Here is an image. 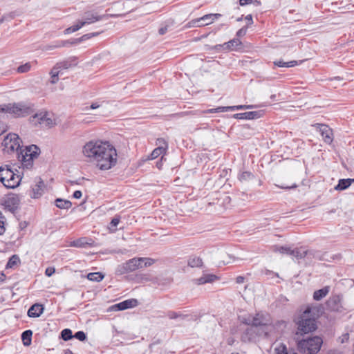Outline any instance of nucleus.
Returning a JSON list of instances; mask_svg holds the SVG:
<instances>
[{"instance_id": "1", "label": "nucleus", "mask_w": 354, "mask_h": 354, "mask_svg": "<svg viewBox=\"0 0 354 354\" xmlns=\"http://www.w3.org/2000/svg\"><path fill=\"white\" fill-rule=\"evenodd\" d=\"M82 153L102 171L111 169L117 164V150L108 141L90 140L84 145Z\"/></svg>"}, {"instance_id": "2", "label": "nucleus", "mask_w": 354, "mask_h": 354, "mask_svg": "<svg viewBox=\"0 0 354 354\" xmlns=\"http://www.w3.org/2000/svg\"><path fill=\"white\" fill-rule=\"evenodd\" d=\"M40 153V149L35 145L26 146L25 148H20L17 153L19 160L24 167L30 168L33 165V161Z\"/></svg>"}, {"instance_id": "3", "label": "nucleus", "mask_w": 354, "mask_h": 354, "mask_svg": "<svg viewBox=\"0 0 354 354\" xmlns=\"http://www.w3.org/2000/svg\"><path fill=\"white\" fill-rule=\"evenodd\" d=\"M315 311L318 312V308L315 306L308 307L305 310L297 322L299 330L304 333H308L316 329L317 326L315 318L309 317V315L313 314L315 316Z\"/></svg>"}, {"instance_id": "4", "label": "nucleus", "mask_w": 354, "mask_h": 354, "mask_svg": "<svg viewBox=\"0 0 354 354\" xmlns=\"http://www.w3.org/2000/svg\"><path fill=\"white\" fill-rule=\"evenodd\" d=\"M21 178L8 165L0 167V182L7 188L14 189L19 186Z\"/></svg>"}, {"instance_id": "5", "label": "nucleus", "mask_w": 354, "mask_h": 354, "mask_svg": "<svg viewBox=\"0 0 354 354\" xmlns=\"http://www.w3.org/2000/svg\"><path fill=\"white\" fill-rule=\"evenodd\" d=\"M4 110L6 113H10L15 118L25 117L31 113L32 106L30 103L20 102L4 104Z\"/></svg>"}, {"instance_id": "6", "label": "nucleus", "mask_w": 354, "mask_h": 354, "mask_svg": "<svg viewBox=\"0 0 354 354\" xmlns=\"http://www.w3.org/2000/svg\"><path fill=\"white\" fill-rule=\"evenodd\" d=\"M322 343V338L315 336L299 342L298 348L304 354H316L320 350Z\"/></svg>"}, {"instance_id": "7", "label": "nucleus", "mask_w": 354, "mask_h": 354, "mask_svg": "<svg viewBox=\"0 0 354 354\" xmlns=\"http://www.w3.org/2000/svg\"><path fill=\"white\" fill-rule=\"evenodd\" d=\"M247 324L254 327L262 326L263 328L262 333L265 335H268L273 328L269 317L263 313L256 314L255 316L252 317V319L249 318Z\"/></svg>"}, {"instance_id": "8", "label": "nucleus", "mask_w": 354, "mask_h": 354, "mask_svg": "<svg viewBox=\"0 0 354 354\" xmlns=\"http://www.w3.org/2000/svg\"><path fill=\"white\" fill-rule=\"evenodd\" d=\"M21 140L18 135L15 133H9L3 141V151L7 153H12L18 151L21 147L20 146Z\"/></svg>"}, {"instance_id": "9", "label": "nucleus", "mask_w": 354, "mask_h": 354, "mask_svg": "<svg viewBox=\"0 0 354 354\" xmlns=\"http://www.w3.org/2000/svg\"><path fill=\"white\" fill-rule=\"evenodd\" d=\"M32 122L35 124L38 123L46 127L50 128L56 124V118L51 113L41 111L32 117Z\"/></svg>"}, {"instance_id": "10", "label": "nucleus", "mask_w": 354, "mask_h": 354, "mask_svg": "<svg viewBox=\"0 0 354 354\" xmlns=\"http://www.w3.org/2000/svg\"><path fill=\"white\" fill-rule=\"evenodd\" d=\"M140 257L133 258L126 263L119 265L116 269V273L118 274H123L133 272L137 269L142 268L143 266H140Z\"/></svg>"}, {"instance_id": "11", "label": "nucleus", "mask_w": 354, "mask_h": 354, "mask_svg": "<svg viewBox=\"0 0 354 354\" xmlns=\"http://www.w3.org/2000/svg\"><path fill=\"white\" fill-rule=\"evenodd\" d=\"M221 17V14H207L201 18L191 21L193 26L201 27L212 24L215 20Z\"/></svg>"}, {"instance_id": "12", "label": "nucleus", "mask_w": 354, "mask_h": 354, "mask_svg": "<svg viewBox=\"0 0 354 354\" xmlns=\"http://www.w3.org/2000/svg\"><path fill=\"white\" fill-rule=\"evenodd\" d=\"M255 108L254 105H237V106H218L215 109H207L203 111V113H214L225 112L228 111H236V110H245Z\"/></svg>"}, {"instance_id": "13", "label": "nucleus", "mask_w": 354, "mask_h": 354, "mask_svg": "<svg viewBox=\"0 0 354 354\" xmlns=\"http://www.w3.org/2000/svg\"><path fill=\"white\" fill-rule=\"evenodd\" d=\"M104 15H100L96 11H87L84 12L81 21L84 26L90 25L104 19Z\"/></svg>"}, {"instance_id": "14", "label": "nucleus", "mask_w": 354, "mask_h": 354, "mask_svg": "<svg viewBox=\"0 0 354 354\" xmlns=\"http://www.w3.org/2000/svg\"><path fill=\"white\" fill-rule=\"evenodd\" d=\"M315 126L319 129L324 141L330 144L333 140L332 129L328 125L323 124H316Z\"/></svg>"}, {"instance_id": "15", "label": "nucleus", "mask_w": 354, "mask_h": 354, "mask_svg": "<svg viewBox=\"0 0 354 354\" xmlns=\"http://www.w3.org/2000/svg\"><path fill=\"white\" fill-rule=\"evenodd\" d=\"M157 145H159L160 146L151 152L150 154L149 158L150 160H153L158 158L159 156L163 154L166 151V149L167 147V144L166 141L162 138H159L157 140Z\"/></svg>"}, {"instance_id": "16", "label": "nucleus", "mask_w": 354, "mask_h": 354, "mask_svg": "<svg viewBox=\"0 0 354 354\" xmlns=\"http://www.w3.org/2000/svg\"><path fill=\"white\" fill-rule=\"evenodd\" d=\"M45 188V184L44 181L39 178L36 182V184L32 187L30 192V196L33 198H38L41 196L44 193Z\"/></svg>"}, {"instance_id": "17", "label": "nucleus", "mask_w": 354, "mask_h": 354, "mask_svg": "<svg viewBox=\"0 0 354 354\" xmlns=\"http://www.w3.org/2000/svg\"><path fill=\"white\" fill-rule=\"evenodd\" d=\"M138 305V301L136 299H131L120 302L112 306L115 310H124L128 308H131Z\"/></svg>"}, {"instance_id": "18", "label": "nucleus", "mask_w": 354, "mask_h": 354, "mask_svg": "<svg viewBox=\"0 0 354 354\" xmlns=\"http://www.w3.org/2000/svg\"><path fill=\"white\" fill-rule=\"evenodd\" d=\"M261 115V111H249L245 113H235L233 115V118L239 120H253L260 118Z\"/></svg>"}, {"instance_id": "19", "label": "nucleus", "mask_w": 354, "mask_h": 354, "mask_svg": "<svg viewBox=\"0 0 354 354\" xmlns=\"http://www.w3.org/2000/svg\"><path fill=\"white\" fill-rule=\"evenodd\" d=\"M19 199L17 196H11L4 201V205L10 212L14 213L18 208Z\"/></svg>"}, {"instance_id": "20", "label": "nucleus", "mask_w": 354, "mask_h": 354, "mask_svg": "<svg viewBox=\"0 0 354 354\" xmlns=\"http://www.w3.org/2000/svg\"><path fill=\"white\" fill-rule=\"evenodd\" d=\"M44 307L41 304H35L28 310L29 317H39L44 312Z\"/></svg>"}, {"instance_id": "21", "label": "nucleus", "mask_w": 354, "mask_h": 354, "mask_svg": "<svg viewBox=\"0 0 354 354\" xmlns=\"http://www.w3.org/2000/svg\"><path fill=\"white\" fill-rule=\"evenodd\" d=\"M241 45V41L239 39H233L228 42L225 43L223 45H216L214 46L216 49H219L223 46H225V48L234 50L237 48L238 46Z\"/></svg>"}, {"instance_id": "22", "label": "nucleus", "mask_w": 354, "mask_h": 354, "mask_svg": "<svg viewBox=\"0 0 354 354\" xmlns=\"http://www.w3.org/2000/svg\"><path fill=\"white\" fill-rule=\"evenodd\" d=\"M216 279H217V277L216 275L207 274H203L200 278L196 279L194 280V281H195V283H196L198 285H202V284H205L206 283H212L214 281H215Z\"/></svg>"}, {"instance_id": "23", "label": "nucleus", "mask_w": 354, "mask_h": 354, "mask_svg": "<svg viewBox=\"0 0 354 354\" xmlns=\"http://www.w3.org/2000/svg\"><path fill=\"white\" fill-rule=\"evenodd\" d=\"M330 292V287L325 286L322 289L316 290L313 293V299L315 301H320L324 298Z\"/></svg>"}, {"instance_id": "24", "label": "nucleus", "mask_w": 354, "mask_h": 354, "mask_svg": "<svg viewBox=\"0 0 354 354\" xmlns=\"http://www.w3.org/2000/svg\"><path fill=\"white\" fill-rule=\"evenodd\" d=\"M60 72V67L55 66L50 71V82L53 84H56L59 80V74Z\"/></svg>"}, {"instance_id": "25", "label": "nucleus", "mask_w": 354, "mask_h": 354, "mask_svg": "<svg viewBox=\"0 0 354 354\" xmlns=\"http://www.w3.org/2000/svg\"><path fill=\"white\" fill-rule=\"evenodd\" d=\"M55 204L58 208L64 209H68L72 206V203L70 201L62 198L56 199Z\"/></svg>"}, {"instance_id": "26", "label": "nucleus", "mask_w": 354, "mask_h": 354, "mask_svg": "<svg viewBox=\"0 0 354 354\" xmlns=\"http://www.w3.org/2000/svg\"><path fill=\"white\" fill-rule=\"evenodd\" d=\"M351 185V179H340L338 184L335 187V190L342 191L347 189Z\"/></svg>"}, {"instance_id": "27", "label": "nucleus", "mask_w": 354, "mask_h": 354, "mask_svg": "<svg viewBox=\"0 0 354 354\" xmlns=\"http://www.w3.org/2000/svg\"><path fill=\"white\" fill-rule=\"evenodd\" d=\"M20 264V259L17 254L12 255L6 264V268H15Z\"/></svg>"}, {"instance_id": "28", "label": "nucleus", "mask_w": 354, "mask_h": 354, "mask_svg": "<svg viewBox=\"0 0 354 354\" xmlns=\"http://www.w3.org/2000/svg\"><path fill=\"white\" fill-rule=\"evenodd\" d=\"M202 264V259L198 257H191L188 260V266L192 268L200 267Z\"/></svg>"}, {"instance_id": "29", "label": "nucleus", "mask_w": 354, "mask_h": 354, "mask_svg": "<svg viewBox=\"0 0 354 354\" xmlns=\"http://www.w3.org/2000/svg\"><path fill=\"white\" fill-rule=\"evenodd\" d=\"M32 332L30 330H27L23 332L21 338L25 346H29L31 344V337Z\"/></svg>"}, {"instance_id": "30", "label": "nucleus", "mask_w": 354, "mask_h": 354, "mask_svg": "<svg viewBox=\"0 0 354 354\" xmlns=\"http://www.w3.org/2000/svg\"><path fill=\"white\" fill-rule=\"evenodd\" d=\"M307 251L302 248H297L295 250H290V254L297 259H302L306 257Z\"/></svg>"}, {"instance_id": "31", "label": "nucleus", "mask_w": 354, "mask_h": 354, "mask_svg": "<svg viewBox=\"0 0 354 354\" xmlns=\"http://www.w3.org/2000/svg\"><path fill=\"white\" fill-rule=\"evenodd\" d=\"M87 279L92 281L100 282L104 279V275L100 272H91L88 274Z\"/></svg>"}, {"instance_id": "32", "label": "nucleus", "mask_w": 354, "mask_h": 354, "mask_svg": "<svg viewBox=\"0 0 354 354\" xmlns=\"http://www.w3.org/2000/svg\"><path fill=\"white\" fill-rule=\"evenodd\" d=\"M274 65L279 67H293L297 65L298 62L297 61H290L288 62H285L283 61H276L274 62Z\"/></svg>"}, {"instance_id": "33", "label": "nucleus", "mask_w": 354, "mask_h": 354, "mask_svg": "<svg viewBox=\"0 0 354 354\" xmlns=\"http://www.w3.org/2000/svg\"><path fill=\"white\" fill-rule=\"evenodd\" d=\"M68 44L67 41H59L55 42V44L48 45L44 47V50H50L57 48L65 46Z\"/></svg>"}, {"instance_id": "34", "label": "nucleus", "mask_w": 354, "mask_h": 354, "mask_svg": "<svg viewBox=\"0 0 354 354\" xmlns=\"http://www.w3.org/2000/svg\"><path fill=\"white\" fill-rule=\"evenodd\" d=\"M254 177L253 174L250 171H243L239 175V180L241 182H245L252 179Z\"/></svg>"}, {"instance_id": "35", "label": "nucleus", "mask_w": 354, "mask_h": 354, "mask_svg": "<svg viewBox=\"0 0 354 354\" xmlns=\"http://www.w3.org/2000/svg\"><path fill=\"white\" fill-rule=\"evenodd\" d=\"M30 69H31V64L30 62H27L24 64L19 66L17 68V71L19 73H28V71H30Z\"/></svg>"}, {"instance_id": "36", "label": "nucleus", "mask_w": 354, "mask_h": 354, "mask_svg": "<svg viewBox=\"0 0 354 354\" xmlns=\"http://www.w3.org/2000/svg\"><path fill=\"white\" fill-rule=\"evenodd\" d=\"M61 336L64 341H68L73 337L71 330L68 328L64 329L61 332Z\"/></svg>"}, {"instance_id": "37", "label": "nucleus", "mask_w": 354, "mask_h": 354, "mask_svg": "<svg viewBox=\"0 0 354 354\" xmlns=\"http://www.w3.org/2000/svg\"><path fill=\"white\" fill-rule=\"evenodd\" d=\"M277 186L279 188L284 189H294L297 187L296 183H292L290 184L286 183H281L280 184L277 185Z\"/></svg>"}, {"instance_id": "38", "label": "nucleus", "mask_w": 354, "mask_h": 354, "mask_svg": "<svg viewBox=\"0 0 354 354\" xmlns=\"http://www.w3.org/2000/svg\"><path fill=\"white\" fill-rule=\"evenodd\" d=\"M87 244H88V243L85 241V239L82 238L73 241L72 245L75 247L82 248Z\"/></svg>"}, {"instance_id": "39", "label": "nucleus", "mask_w": 354, "mask_h": 354, "mask_svg": "<svg viewBox=\"0 0 354 354\" xmlns=\"http://www.w3.org/2000/svg\"><path fill=\"white\" fill-rule=\"evenodd\" d=\"M140 261H144L143 268L150 266L155 263V260L151 258L140 257Z\"/></svg>"}, {"instance_id": "40", "label": "nucleus", "mask_w": 354, "mask_h": 354, "mask_svg": "<svg viewBox=\"0 0 354 354\" xmlns=\"http://www.w3.org/2000/svg\"><path fill=\"white\" fill-rule=\"evenodd\" d=\"M290 249L286 247L281 246V247H274V251L278 252L281 254H290Z\"/></svg>"}, {"instance_id": "41", "label": "nucleus", "mask_w": 354, "mask_h": 354, "mask_svg": "<svg viewBox=\"0 0 354 354\" xmlns=\"http://www.w3.org/2000/svg\"><path fill=\"white\" fill-rule=\"evenodd\" d=\"M100 34V32H92V33H88L82 35L80 38L78 39V41L81 42L83 41H85L86 39H91L93 37L97 36Z\"/></svg>"}, {"instance_id": "42", "label": "nucleus", "mask_w": 354, "mask_h": 354, "mask_svg": "<svg viewBox=\"0 0 354 354\" xmlns=\"http://www.w3.org/2000/svg\"><path fill=\"white\" fill-rule=\"evenodd\" d=\"M73 337L80 341H84L86 338V334L83 331L77 332Z\"/></svg>"}, {"instance_id": "43", "label": "nucleus", "mask_w": 354, "mask_h": 354, "mask_svg": "<svg viewBox=\"0 0 354 354\" xmlns=\"http://www.w3.org/2000/svg\"><path fill=\"white\" fill-rule=\"evenodd\" d=\"M4 220L5 218L3 216L2 213L0 211V235L3 234L5 232Z\"/></svg>"}, {"instance_id": "44", "label": "nucleus", "mask_w": 354, "mask_h": 354, "mask_svg": "<svg viewBox=\"0 0 354 354\" xmlns=\"http://www.w3.org/2000/svg\"><path fill=\"white\" fill-rule=\"evenodd\" d=\"M180 316V315L179 313H176V312H174V311H169L167 313V317L171 319H176V318L179 317Z\"/></svg>"}, {"instance_id": "45", "label": "nucleus", "mask_w": 354, "mask_h": 354, "mask_svg": "<svg viewBox=\"0 0 354 354\" xmlns=\"http://www.w3.org/2000/svg\"><path fill=\"white\" fill-rule=\"evenodd\" d=\"M120 223V218H113L111 223H110V227L109 228L111 229L112 227H115Z\"/></svg>"}, {"instance_id": "46", "label": "nucleus", "mask_w": 354, "mask_h": 354, "mask_svg": "<svg viewBox=\"0 0 354 354\" xmlns=\"http://www.w3.org/2000/svg\"><path fill=\"white\" fill-rule=\"evenodd\" d=\"M55 272V269L52 267H48L46 269L45 274L48 277L52 276Z\"/></svg>"}, {"instance_id": "47", "label": "nucleus", "mask_w": 354, "mask_h": 354, "mask_svg": "<svg viewBox=\"0 0 354 354\" xmlns=\"http://www.w3.org/2000/svg\"><path fill=\"white\" fill-rule=\"evenodd\" d=\"M83 26L84 25L82 24L81 20H80L76 24L72 26V28L73 29V31L75 32L80 30Z\"/></svg>"}, {"instance_id": "48", "label": "nucleus", "mask_w": 354, "mask_h": 354, "mask_svg": "<svg viewBox=\"0 0 354 354\" xmlns=\"http://www.w3.org/2000/svg\"><path fill=\"white\" fill-rule=\"evenodd\" d=\"M246 31H247V28L246 27H243V28H241L240 30H239L237 31L236 36L242 37V36L245 35Z\"/></svg>"}, {"instance_id": "49", "label": "nucleus", "mask_w": 354, "mask_h": 354, "mask_svg": "<svg viewBox=\"0 0 354 354\" xmlns=\"http://www.w3.org/2000/svg\"><path fill=\"white\" fill-rule=\"evenodd\" d=\"M7 131V125L5 123L0 122V136Z\"/></svg>"}, {"instance_id": "50", "label": "nucleus", "mask_w": 354, "mask_h": 354, "mask_svg": "<svg viewBox=\"0 0 354 354\" xmlns=\"http://www.w3.org/2000/svg\"><path fill=\"white\" fill-rule=\"evenodd\" d=\"M84 178H79L76 181H74V180H69L68 182V184L73 185L74 184H77V185H81L82 181H84Z\"/></svg>"}, {"instance_id": "51", "label": "nucleus", "mask_w": 354, "mask_h": 354, "mask_svg": "<svg viewBox=\"0 0 354 354\" xmlns=\"http://www.w3.org/2000/svg\"><path fill=\"white\" fill-rule=\"evenodd\" d=\"M254 2V0H239V4L241 6L252 3Z\"/></svg>"}, {"instance_id": "52", "label": "nucleus", "mask_w": 354, "mask_h": 354, "mask_svg": "<svg viewBox=\"0 0 354 354\" xmlns=\"http://www.w3.org/2000/svg\"><path fill=\"white\" fill-rule=\"evenodd\" d=\"M82 192L80 190H77L73 193V198L79 199L82 197Z\"/></svg>"}, {"instance_id": "53", "label": "nucleus", "mask_w": 354, "mask_h": 354, "mask_svg": "<svg viewBox=\"0 0 354 354\" xmlns=\"http://www.w3.org/2000/svg\"><path fill=\"white\" fill-rule=\"evenodd\" d=\"M339 296H333V297H331L329 301H328V303H331V302H334V303H337V301H339Z\"/></svg>"}, {"instance_id": "54", "label": "nucleus", "mask_w": 354, "mask_h": 354, "mask_svg": "<svg viewBox=\"0 0 354 354\" xmlns=\"http://www.w3.org/2000/svg\"><path fill=\"white\" fill-rule=\"evenodd\" d=\"M167 31V26H165V27H162L159 29L158 30V32L160 35H162L164 34H165Z\"/></svg>"}, {"instance_id": "55", "label": "nucleus", "mask_w": 354, "mask_h": 354, "mask_svg": "<svg viewBox=\"0 0 354 354\" xmlns=\"http://www.w3.org/2000/svg\"><path fill=\"white\" fill-rule=\"evenodd\" d=\"M245 278L242 276H239L236 279V282L237 283H242L244 282Z\"/></svg>"}, {"instance_id": "56", "label": "nucleus", "mask_w": 354, "mask_h": 354, "mask_svg": "<svg viewBox=\"0 0 354 354\" xmlns=\"http://www.w3.org/2000/svg\"><path fill=\"white\" fill-rule=\"evenodd\" d=\"M245 20H247L250 24H252L253 21H252V17L251 15H248L246 17H245Z\"/></svg>"}, {"instance_id": "57", "label": "nucleus", "mask_w": 354, "mask_h": 354, "mask_svg": "<svg viewBox=\"0 0 354 354\" xmlns=\"http://www.w3.org/2000/svg\"><path fill=\"white\" fill-rule=\"evenodd\" d=\"M328 354H342V353L337 350H330L328 352Z\"/></svg>"}, {"instance_id": "58", "label": "nucleus", "mask_w": 354, "mask_h": 354, "mask_svg": "<svg viewBox=\"0 0 354 354\" xmlns=\"http://www.w3.org/2000/svg\"><path fill=\"white\" fill-rule=\"evenodd\" d=\"M64 32L66 34H70V33L74 32L72 26L66 28Z\"/></svg>"}, {"instance_id": "59", "label": "nucleus", "mask_w": 354, "mask_h": 354, "mask_svg": "<svg viewBox=\"0 0 354 354\" xmlns=\"http://www.w3.org/2000/svg\"><path fill=\"white\" fill-rule=\"evenodd\" d=\"M98 107H100V104H97V102L93 103L90 106L91 109H95Z\"/></svg>"}, {"instance_id": "60", "label": "nucleus", "mask_w": 354, "mask_h": 354, "mask_svg": "<svg viewBox=\"0 0 354 354\" xmlns=\"http://www.w3.org/2000/svg\"><path fill=\"white\" fill-rule=\"evenodd\" d=\"M6 113V111L4 110V104L0 105V114Z\"/></svg>"}, {"instance_id": "61", "label": "nucleus", "mask_w": 354, "mask_h": 354, "mask_svg": "<svg viewBox=\"0 0 354 354\" xmlns=\"http://www.w3.org/2000/svg\"><path fill=\"white\" fill-rule=\"evenodd\" d=\"M222 263H223V265H226V264H228V263H230V261H229L223 260V261H222Z\"/></svg>"}, {"instance_id": "62", "label": "nucleus", "mask_w": 354, "mask_h": 354, "mask_svg": "<svg viewBox=\"0 0 354 354\" xmlns=\"http://www.w3.org/2000/svg\"><path fill=\"white\" fill-rule=\"evenodd\" d=\"M66 354H73V352L70 350H66Z\"/></svg>"}, {"instance_id": "63", "label": "nucleus", "mask_w": 354, "mask_h": 354, "mask_svg": "<svg viewBox=\"0 0 354 354\" xmlns=\"http://www.w3.org/2000/svg\"><path fill=\"white\" fill-rule=\"evenodd\" d=\"M344 338H345V339H348V334H346L345 335H344Z\"/></svg>"}, {"instance_id": "64", "label": "nucleus", "mask_w": 354, "mask_h": 354, "mask_svg": "<svg viewBox=\"0 0 354 354\" xmlns=\"http://www.w3.org/2000/svg\"><path fill=\"white\" fill-rule=\"evenodd\" d=\"M254 3H256L257 5L260 4V1H257V0H256V1H254Z\"/></svg>"}]
</instances>
